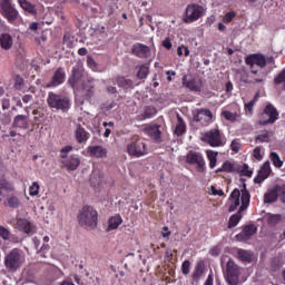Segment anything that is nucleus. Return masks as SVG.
<instances>
[{
  "mask_svg": "<svg viewBox=\"0 0 285 285\" xmlns=\"http://www.w3.org/2000/svg\"><path fill=\"white\" fill-rule=\"evenodd\" d=\"M278 198L281 202H283V204H285V184H283V186H278Z\"/></svg>",
  "mask_w": 285,
  "mask_h": 285,
  "instance_id": "nucleus-55",
  "label": "nucleus"
},
{
  "mask_svg": "<svg viewBox=\"0 0 285 285\" xmlns=\"http://www.w3.org/2000/svg\"><path fill=\"white\" fill-rule=\"evenodd\" d=\"M127 154L134 158H140L148 154V148L146 142L141 139H135L127 144Z\"/></svg>",
  "mask_w": 285,
  "mask_h": 285,
  "instance_id": "nucleus-8",
  "label": "nucleus"
},
{
  "mask_svg": "<svg viewBox=\"0 0 285 285\" xmlns=\"http://www.w3.org/2000/svg\"><path fill=\"white\" fill-rule=\"evenodd\" d=\"M202 141L212 147H222L226 144L225 134L219 128H212L202 134Z\"/></svg>",
  "mask_w": 285,
  "mask_h": 285,
  "instance_id": "nucleus-5",
  "label": "nucleus"
},
{
  "mask_svg": "<svg viewBox=\"0 0 285 285\" xmlns=\"http://www.w3.org/2000/svg\"><path fill=\"white\" fill-rule=\"evenodd\" d=\"M87 154L91 158L106 159L108 158V148L104 146H89L87 147Z\"/></svg>",
  "mask_w": 285,
  "mask_h": 285,
  "instance_id": "nucleus-17",
  "label": "nucleus"
},
{
  "mask_svg": "<svg viewBox=\"0 0 285 285\" xmlns=\"http://www.w3.org/2000/svg\"><path fill=\"white\" fill-rule=\"evenodd\" d=\"M161 126L159 125H151V126H146L144 131L145 135L151 137L155 139V141L160 142L161 141Z\"/></svg>",
  "mask_w": 285,
  "mask_h": 285,
  "instance_id": "nucleus-21",
  "label": "nucleus"
},
{
  "mask_svg": "<svg viewBox=\"0 0 285 285\" xmlns=\"http://www.w3.org/2000/svg\"><path fill=\"white\" fill-rule=\"evenodd\" d=\"M82 87H83L85 96L87 97V99H90L91 97H94L95 88H96L95 79H88L87 82L82 85Z\"/></svg>",
  "mask_w": 285,
  "mask_h": 285,
  "instance_id": "nucleus-30",
  "label": "nucleus"
},
{
  "mask_svg": "<svg viewBox=\"0 0 285 285\" xmlns=\"http://www.w3.org/2000/svg\"><path fill=\"white\" fill-rule=\"evenodd\" d=\"M205 271H206V265L204 261H199L191 273L193 282L198 283L202 276L205 274Z\"/></svg>",
  "mask_w": 285,
  "mask_h": 285,
  "instance_id": "nucleus-26",
  "label": "nucleus"
},
{
  "mask_svg": "<svg viewBox=\"0 0 285 285\" xmlns=\"http://www.w3.org/2000/svg\"><path fill=\"white\" fill-rule=\"evenodd\" d=\"M254 101L249 100L248 104H245V111L248 112L249 115L254 114Z\"/></svg>",
  "mask_w": 285,
  "mask_h": 285,
  "instance_id": "nucleus-56",
  "label": "nucleus"
},
{
  "mask_svg": "<svg viewBox=\"0 0 285 285\" xmlns=\"http://www.w3.org/2000/svg\"><path fill=\"white\" fill-rule=\"evenodd\" d=\"M181 272L184 275H189L190 274V261L185 259L181 264Z\"/></svg>",
  "mask_w": 285,
  "mask_h": 285,
  "instance_id": "nucleus-49",
  "label": "nucleus"
},
{
  "mask_svg": "<svg viewBox=\"0 0 285 285\" xmlns=\"http://www.w3.org/2000/svg\"><path fill=\"white\" fill-rule=\"evenodd\" d=\"M238 259L243 263H252L254 259V253L247 249L237 250Z\"/></svg>",
  "mask_w": 285,
  "mask_h": 285,
  "instance_id": "nucleus-31",
  "label": "nucleus"
},
{
  "mask_svg": "<svg viewBox=\"0 0 285 285\" xmlns=\"http://www.w3.org/2000/svg\"><path fill=\"white\" fill-rule=\"evenodd\" d=\"M116 83L118 85L119 88H122L124 90L134 88L132 79H127L126 77H121V76L117 77Z\"/></svg>",
  "mask_w": 285,
  "mask_h": 285,
  "instance_id": "nucleus-32",
  "label": "nucleus"
},
{
  "mask_svg": "<svg viewBox=\"0 0 285 285\" xmlns=\"http://www.w3.org/2000/svg\"><path fill=\"white\" fill-rule=\"evenodd\" d=\"M257 233V227L254 224L245 225L244 229L238 233L237 240L247 242Z\"/></svg>",
  "mask_w": 285,
  "mask_h": 285,
  "instance_id": "nucleus-19",
  "label": "nucleus"
},
{
  "mask_svg": "<svg viewBox=\"0 0 285 285\" xmlns=\"http://www.w3.org/2000/svg\"><path fill=\"white\" fill-rule=\"evenodd\" d=\"M212 194L216 197H224L225 191L223 189H217L215 186L210 187Z\"/></svg>",
  "mask_w": 285,
  "mask_h": 285,
  "instance_id": "nucleus-54",
  "label": "nucleus"
},
{
  "mask_svg": "<svg viewBox=\"0 0 285 285\" xmlns=\"http://www.w3.org/2000/svg\"><path fill=\"white\" fill-rule=\"evenodd\" d=\"M279 119V111L277 107L272 104H267L263 111L258 115L257 124L259 126L274 125Z\"/></svg>",
  "mask_w": 285,
  "mask_h": 285,
  "instance_id": "nucleus-4",
  "label": "nucleus"
},
{
  "mask_svg": "<svg viewBox=\"0 0 285 285\" xmlns=\"http://www.w3.org/2000/svg\"><path fill=\"white\" fill-rule=\"evenodd\" d=\"M186 132V125L180 115H177V125L175 127L174 134L178 137L183 136Z\"/></svg>",
  "mask_w": 285,
  "mask_h": 285,
  "instance_id": "nucleus-34",
  "label": "nucleus"
},
{
  "mask_svg": "<svg viewBox=\"0 0 285 285\" xmlns=\"http://www.w3.org/2000/svg\"><path fill=\"white\" fill-rule=\"evenodd\" d=\"M72 149H73L72 146H65V147L61 149V151H60V157H61L63 160L68 159V158H69V157H68V154L71 153Z\"/></svg>",
  "mask_w": 285,
  "mask_h": 285,
  "instance_id": "nucleus-50",
  "label": "nucleus"
},
{
  "mask_svg": "<svg viewBox=\"0 0 285 285\" xmlns=\"http://www.w3.org/2000/svg\"><path fill=\"white\" fill-rule=\"evenodd\" d=\"M3 190L14 191V186L7 179H0V197L3 196Z\"/></svg>",
  "mask_w": 285,
  "mask_h": 285,
  "instance_id": "nucleus-38",
  "label": "nucleus"
},
{
  "mask_svg": "<svg viewBox=\"0 0 285 285\" xmlns=\"http://www.w3.org/2000/svg\"><path fill=\"white\" fill-rule=\"evenodd\" d=\"M230 148H232V150L234 153H239V150H240V142H239V140L238 139H234L232 141Z\"/></svg>",
  "mask_w": 285,
  "mask_h": 285,
  "instance_id": "nucleus-53",
  "label": "nucleus"
},
{
  "mask_svg": "<svg viewBox=\"0 0 285 285\" xmlns=\"http://www.w3.org/2000/svg\"><path fill=\"white\" fill-rule=\"evenodd\" d=\"M262 149L261 147H256L253 151V157L256 158L257 160L263 159V155L261 154Z\"/></svg>",
  "mask_w": 285,
  "mask_h": 285,
  "instance_id": "nucleus-60",
  "label": "nucleus"
},
{
  "mask_svg": "<svg viewBox=\"0 0 285 285\" xmlns=\"http://www.w3.org/2000/svg\"><path fill=\"white\" fill-rule=\"evenodd\" d=\"M205 14V9L198 3H190L186 7V14L183 18L184 23L191 24L195 21L203 18Z\"/></svg>",
  "mask_w": 285,
  "mask_h": 285,
  "instance_id": "nucleus-7",
  "label": "nucleus"
},
{
  "mask_svg": "<svg viewBox=\"0 0 285 285\" xmlns=\"http://www.w3.org/2000/svg\"><path fill=\"white\" fill-rule=\"evenodd\" d=\"M194 121L200 126H208L213 121V112L209 109H197Z\"/></svg>",
  "mask_w": 285,
  "mask_h": 285,
  "instance_id": "nucleus-13",
  "label": "nucleus"
},
{
  "mask_svg": "<svg viewBox=\"0 0 285 285\" xmlns=\"http://www.w3.org/2000/svg\"><path fill=\"white\" fill-rule=\"evenodd\" d=\"M18 3L24 12L32 14V17L38 14V9L36 6H33V3L27 0H18Z\"/></svg>",
  "mask_w": 285,
  "mask_h": 285,
  "instance_id": "nucleus-28",
  "label": "nucleus"
},
{
  "mask_svg": "<svg viewBox=\"0 0 285 285\" xmlns=\"http://www.w3.org/2000/svg\"><path fill=\"white\" fill-rule=\"evenodd\" d=\"M66 81V72L62 67H58V69L53 72L51 77V81L47 83V88H57L59 85Z\"/></svg>",
  "mask_w": 285,
  "mask_h": 285,
  "instance_id": "nucleus-18",
  "label": "nucleus"
},
{
  "mask_svg": "<svg viewBox=\"0 0 285 285\" xmlns=\"http://www.w3.org/2000/svg\"><path fill=\"white\" fill-rule=\"evenodd\" d=\"M240 267L233 259L227 261L226 279L229 285H237L239 283Z\"/></svg>",
  "mask_w": 285,
  "mask_h": 285,
  "instance_id": "nucleus-11",
  "label": "nucleus"
},
{
  "mask_svg": "<svg viewBox=\"0 0 285 285\" xmlns=\"http://www.w3.org/2000/svg\"><path fill=\"white\" fill-rule=\"evenodd\" d=\"M272 174V166H271V161L267 160L263 164V166L259 168L255 179H254V183L256 185H261L263 184L264 180H266L267 178H269Z\"/></svg>",
  "mask_w": 285,
  "mask_h": 285,
  "instance_id": "nucleus-15",
  "label": "nucleus"
},
{
  "mask_svg": "<svg viewBox=\"0 0 285 285\" xmlns=\"http://www.w3.org/2000/svg\"><path fill=\"white\" fill-rule=\"evenodd\" d=\"M240 81L245 82V83H249V85H255V83H263L264 78L257 77V78H254V79H248L247 73H243L240 76Z\"/></svg>",
  "mask_w": 285,
  "mask_h": 285,
  "instance_id": "nucleus-40",
  "label": "nucleus"
},
{
  "mask_svg": "<svg viewBox=\"0 0 285 285\" xmlns=\"http://www.w3.org/2000/svg\"><path fill=\"white\" fill-rule=\"evenodd\" d=\"M12 128L27 130L30 128L29 117L27 115H17L12 121Z\"/></svg>",
  "mask_w": 285,
  "mask_h": 285,
  "instance_id": "nucleus-20",
  "label": "nucleus"
},
{
  "mask_svg": "<svg viewBox=\"0 0 285 285\" xmlns=\"http://www.w3.org/2000/svg\"><path fill=\"white\" fill-rule=\"evenodd\" d=\"M131 53L139 59H149L151 56V49L148 47V45L136 42L132 45Z\"/></svg>",
  "mask_w": 285,
  "mask_h": 285,
  "instance_id": "nucleus-14",
  "label": "nucleus"
},
{
  "mask_svg": "<svg viewBox=\"0 0 285 285\" xmlns=\"http://www.w3.org/2000/svg\"><path fill=\"white\" fill-rule=\"evenodd\" d=\"M17 228L27 234V235H30L33 233V225L31 222L27 220V218H18V222H17Z\"/></svg>",
  "mask_w": 285,
  "mask_h": 285,
  "instance_id": "nucleus-24",
  "label": "nucleus"
},
{
  "mask_svg": "<svg viewBox=\"0 0 285 285\" xmlns=\"http://www.w3.org/2000/svg\"><path fill=\"white\" fill-rule=\"evenodd\" d=\"M183 87L189 89L190 91L200 92L203 87L202 79L197 78H188V76H184L181 79Z\"/></svg>",
  "mask_w": 285,
  "mask_h": 285,
  "instance_id": "nucleus-16",
  "label": "nucleus"
},
{
  "mask_svg": "<svg viewBox=\"0 0 285 285\" xmlns=\"http://www.w3.org/2000/svg\"><path fill=\"white\" fill-rule=\"evenodd\" d=\"M81 228L92 230L98 226V212L91 205H85L78 214Z\"/></svg>",
  "mask_w": 285,
  "mask_h": 285,
  "instance_id": "nucleus-2",
  "label": "nucleus"
},
{
  "mask_svg": "<svg viewBox=\"0 0 285 285\" xmlns=\"http://www.w3.org/2000/svg\"><path fill=\"white\" fill-rule=\"evenodd\" d=\"M184 52H185V56L188 57L190 55V50L188 47H184V45H181V47H178L177 49V55L178 56H184Z\"/></svg>",
  "mask_w": 285,
  "mask_h": 285,
  "instance_id": "nucleus-52",
  "label": "nucleus"
},
{
  "mask_svg": "<svg viewBox=\"0 0 285 285\" xmlns=\"http://www.w3.org/2000/svg\"><path fill=\"white\" fill-rule=\"evenodd\" d=\"M238 170L239 168L235 165V163L227 160L220 168L217 169L216 173H237Z\"/></svg>",
  "mask_w": 285,
  "mask_h": 285,
  "instance_id": "nucleus-33",
  "label": "nucleus"
},
{
  "mask_svg": "<svg viewBox=\"0 0 285 285\" xmlns=\"http://www.w3.org/2000/svg\"><path fill=\"white\" fill-rule=\"evenodd\" d=\"M245 63L249 67L250 73L257 75L258 70L255 69V66L264 69L266 68L267 61L264 55H249L245 58Z\"/></svg>",
  "mask_w": 285,
  "mask_h": 285,
  "instance_id": "nucleus-10",
  "label": "nucleus"
},
{
  "mask_svg": "<svg viewBox=\"0 0 285 285\" xmlns=\"http://www.w3.org/2000/svg\"><path fill=\"white\" fill-rule=\"evenodd\" d=\"M277 198H279V186H275L273 189H269L264 195L265 204H274Z\"/></svg>",
  "mask_w": 285,
  "mask_h": 285,
  "instance_id": "nucleus-27",
  "label": "nucleus"
},
{
  "mask_svg": "<svg viewBox=\"0 0 285 285\" xmlns=\"http://www.w3.org/2000/svg\"><path fill=\"white\" fill-rule=\"evenodd\" d=\"M213 283H214L213 274H209L208 278L205 281V285H213Z\"/></svg>",
  "mask_w": 285,
  "mask_h": 285,
  "instance_id": "nucleus-64",
  "label": "nucleus"
},
{
  "mask_svg": "<svg viewBox=\"0 0 285 285\" xmlns=\"http://www.w3.org/2000/svg\"><path fill=\"white\" fill-rule=\"evenodd\" d=\"M22 101L24 104H29L30 101H32V96L29 95V94H26L23 97H22Z\"/></svg>",
  "mask_w": 285,
  "mask_h": 285,
  "instance_id": "nucleus-63",
  "label": "nucleus"
},
{
  "mask_svg": "<svg viewBox=\"0 0 285 285\" xmlns=\"http://www.w3.org/2000/svg\"><path fill=\"white\" fill-rule=\"evenodd\" d=\"M87 66L91 69L97 68V62L95 61V59L91 56H87Z\"/></svg>",
  "mask_w": 285,
  "mask_h": 285,
  "instance_id": "nucleus-58",
  "label": "nucleus"
},
{
  "mask_svg": "<svg viewBox=\"0 0 285 285\" xmlns=\"http://www.w3.org/2000/svg\"><path fill=\"white\" fill-rule=\"evenodd\" d=\"M13 46V38L10 33L0 35V47L4 50L11 49Z\"/></svg>",
  "mask_w": 285,
  "mask_h": 285,
  "instance_id": "nucleus-29",
  "label": "nucleus"
},
{
  "mask_svg": "<svg viewBox=\"0 0 285 285\" xmlns=\"http://www.w3.org/2000/svg\"><path fill=\"white\" fill-rule=\"evenodd\" d=\"M222 117H224L229 122H238L240 115L237 112H232L229 110L222 111Z\"/></svg>",
  "mask_w": 285,
  "mask_h": 285,
  "instance_id": "nucleus-37",
  "label": "nucleus"
},
{
  "mask_svg": "<svg viewBox=\"0 0 285 285\" xmlns=\"http://www.w3.org/2000/svg\"><path fill=\"white\" fill-rule=\"evenodd\" d=\"M163 47L170 50L173 48V42L170 37H166L163 41Z\"/></svg>",
  "mask_w": 285,
  "mask_h": 285,
  "instance_id": "nucleus-59",
  "label": "nucleus"
},
{
  "mask_svg": "<svg viewBox=\"0 0 285 285\" xmlns=\"http://www.w3.org/2000/svg\"><path fill=\"white\" fill-rule=\"evenodd\" d=\"M47 104L50 109L68 112L71 108V101L68 97L50 91L47 97Z\"/></svg>",
  "mask_w": 285,
  "mask_h": 285,
  "instance_id": "nucleus-3",
  "label": "nucleus"
},
{
  "mask_svg": "<svg viewBox=\"0 0 285 285\" xmlns=\"http://www.w3.org/2000/svg\"><path fill=\"white\" fill-rule=\"evenodd\" d=\"M63 166L68 169V170H77V168L80 165V159L78 155H70L69 158H67L66 160H62Z\"/></svg>",
  "mask_w": 285,
  "mask_h": 285,
  "instance_id": "nucleus-25",
  "label": "nucleus"
},
{
  "mask_svg": "<svg viewBox=\"0 0 285 285\" xmlns=\"http://www.w3.org/2000/svg\"><path fill=\"white\" fill-rule=\"evenodd\" d=\"M122 218L120 215H116L109 218V229H117L120 227V224L122 223Z\"/></svg>",
  "mask_w": 285,
  "mask_h": 285,
  "instance_id": "nucleus-39",
  "label": "nucleus"
},
{
  "mask_svg": "<svg viewBox=\"0 0 285 285\" xmlns=\"http://www.w3.org/2000/svg\"><path fill=\"white\" fill-rule=\"evenodd\" d=\"M186 164L196 166L198 173H203L206 166V161L202 153L193 150L186 155Z\"/></svg>",
  "mask_w": 285,
  "mask_h": 285,
  "instance_id": "nucleus-12",
  "label": "nucleus"
},
{
  "mask_svg": "<svg viewBox=\"0 0 285 285\" xmlns=\"http://www.w3.org/2000/svg\"><path fill=\"white\" fill-rule=\"evenodd\" d=\"M26 258L19 248H13L10 253L6 255L4 265L9 272H16L21 268Z\"/></svg>",
  "mask_w": 285,
  "mask_h": 285,
  "instance_id": "nucleus-6",
  "label": "nucleus"
},
{
  "mask_svg": "<svg viewBox=\"0 0 285 285\" xmlns=\"http://www.w3.org/2000/svg\"><path fill=\"white\" fill-rule=\"evenodd\" d=\"M9 242L13 243V244H19L21 243V238L16 236V235H11L10 233V238L8 239Z\"/></svg>",
  "mask_w": 285,
  "mask_h": 285,
  "instance_id": "nucleus-62",
  "label": "nucleus"
},
{
  "mask_svg": "<svg viewBox=\"0 0 285 285\" xmlns=\"http://www.w3.org/2000/svg\"><path fill=\"white\" fill-rule=\"evenodd\" d=\"M149 75V67L147 66H140L139 67V71L137 72V77L139 80H144L147 79Z\"/></svg>",
  "mask_w": 285,
  "mask_h": 285,
  "instance_id": "nucleus-43",
  "label": "nucleus"
},
{
  "mask_svg": "<svg viewBox=\"0 0 285 285\" xmlns=\"http://www.w3.org/2000/svg\"><path fill=\"white\" fill-rule=\"evenodd\" d=\"M282 220V215H272L267 218L269 226H276Z\"/></svg>",
  "mask_w": 285,
  "mask_h": 285,
  "instance_id": "nucleus-48",
  "label": "nucleus"
},
{
  "mask_svg": "<svg viewBox=\"0 0 285 285\" xmlns=\"http://www.w3.org/2000/svg\"><path fill=\"white\" fill-rule=\"evenodd\" d=\"M102 181V177L99 173H94L91 176H90V184L92 187H97L101 184Z\"/></svg>",
  "mask_w": 285,
  "mask_h": 285,
  "instance_id": "nucleus-42",
  "label": "nucleus"
},
{
  "mask_svg": "<svg viewBox=\"0 0 285 285\" xmlns=\"http://www.w3.org/2000/svg\"><path fill=\"white\" fill-rule=\"evenodd\" d=\"M236 17V11H227V13L223 17V23L229 24Z\"/></svg>",
  "mask_w": 285,
  "mask_h": 285,
  "instance_id": "nucleus-44",
  "label": "nucleus"
},
{
  "mask_svg": "<svg viewBox=\"0 0 285 285\" xmlns=\"http://www.w3.org/2000/svg\"><path fill=\"white\" fill-rule=\"evenodd\" d=\"M230 205L228 207V213L236 212L237 207L238 210L236 214L232 215L228 220V228L237 227V224L242 220L243 212H246L247 207L250 204V194L247 189L246 183L243 184L242 189H233L232 194L229 195ZM242 203V205H240Z\"/></svg>",
  "mask_w": 285,
  "mask_h": 285,
  "instance_id": "nucleus-1",
  "label": "nucleus"
},
{
  "mask_svg": "<svg viewBox=\"0 0 285 285\" xmlns=\"http://www.w3.org/2000/svg\"><path fill=\"white\" fill-rule=\"evenodd\" d=\"M75 137L78 144H87L88 139H90V132L86 131V128L81 125H77Z\"/></svg>",
  "mask_w": 285,
  "mask_h": 285,
  "instance_id": "nucleus-22",
  "label": "nucleus"
},
{
  "mask_svg": "<svg viewBox=\"0 0 285 285\" xmlns=\"http://www.w3.org/2000/svg\"><path fill=\"white\" fill-rule=\"evenodd\" d=\"M4 206H8L10 208H19L21 206V202L19 197L14 195H9L7 197V202L4 203Z\"/></svg>",
  "mask_w": 285,
  "mask_h": 285,
  "instance_id": "nucleus-36",
  "label": "nucleus"
},
{
  "mask_svg": "<svg viewBox=\"0 0 285 285\" xmlns=\"http://www.w3.org/2000/svg\"><path fill=\"white\" fill-rule=\"evenodd\" d=\"M115 85H116L115 82H114V86L108 85L106 87V92L109 94V95H117L118 90H117V87Z\"/></svg>",
  "mask_w": 285,
  "mask_h": 285,
  "instance_id": "nucleus-57",
  "label": "nucleus"
},
{
  "mask_svg": "<svg viewBox=\"0 0 285 285\" xmlns=\"http://www.w3.org/2000/svg\"><path fill=\"white\" fill-rule=\"evenodd\" d=\"M245 177L250 178L253 176V171H250V169H248L247 165H244V168L240 171Z\"/></svg>",
  "mask_w": 285,
  "mask_h": 285,
  "instance_id": "nucleus-61",
  "label": "nucleus"
},
{
  "mask_svg": "<svg viewBox=\"0 0 285 285\" xmlns=\"http://www.w3.org/2000/svg\"><path fill=\"white\" fill-rule=\"evenodd\" d=\"M269 158L275 167L281 168L284 166V161L281 159V156L277 153H271Z\"/></svg>",
  "mask_w": 285,
  "mask_h": 285,
  "instance_id": "nucleus-41",
  "label": "nucleus"
},
{
  "mask_svg": "<svg viewBox=\"0 0 285 285\" xmlns=\"http://www.w3.org/2000/svg\"><path fill=\"white\" fill-rule=\"evenodd\" d=\"M39 183L38 181H33L32 185L29 187V195L30 197H37V195H39Z\"/></svg>",
  "mask_w": 285,
  "mask_h": 285,
  "instance_id": "nucleus-47",
  "label": "nucleus"
},
{
  "mask_svg": "<svg viewBox=\"0 0 285 285\" xmlns=\"http://www.w3.org/2000/svg\"><path fill=\"white\" fill-rule=\"evenodd\" d=\"M284 83V90H285V69L279 71L277 76L274 78V85H282Z\"/></svg>",
  "mask_w": 285,
  "mask_h": 285,
  "instance_id": "nucleus-45",
  "label": "nucleus"
},
{
  "mask_svg": "<svg viewBox=\"0 0 285 285\" xmlns=\"http://www.w3.org/2000/svg\"><path fill=\"white\" fill-rule=\"evenodd\" d=\"M158 110L155 106H145L144 112L137 115V121H145L146 119L154 118L157 115Z\"/></svg>",
  "mask_w": 285,
  "mask_h": 285,
  "instance_id": "nucleus-23",
  "label": "nucleus"
},
{
  "mask_svg": "<svg viewBox=\"0 0 285 285\" xmlns=\"http://www.w3.org/2000/svg\"><path fill=\"white\" fill-rule=\"evenodd\" d=\"M0 236L2 237L3 240H9L10 230L8 228L2 227V225H0Z\"/></svg>",
  "mask_w": 285,
  "mask_h": 285,
  "instance_id": "nucleus-51",
  "label": "nucleus"
},
{
  "mask_svg": "<svg viewBox=\"0 0 285 285\" xmlns=\"http://www.w3.org/2000/svg\"><path fill=\"white\" fill-rule=\"evenodd\" d=\"M217 153L214 151H207V157L209 159V168H214L217 164Z\"/></svg>",
  "mask_w": 285,
  "mask_h": 285,
  "instance_id": "nucleus-46",
  "label": "nucleus"
},
{
  "mask_svg": "<svg viewBox=\"0 0 285 285\" xmlns=\"http://www.w3.org/2000/svg\"><path fill=\"white\" fill-rule=\"evenodd\" d=\"M271 134L267 129H264L259 135L256 136L255 142L256 144H268L271 142Z\"/></svg>",
  "mask_w": 285,
  "mask_h": 285,
  "instance_id": "nucleus-35",
  "label": "nucleus"
},
{
  "mask_svg": "<svg viewBox=\"0 0 285 285\" xmlns=\"http://www.w3.org/2000/svg\"><path fill=\"white\" fill-rule=\"evenodd\" d=\"M0 13L11 24L19 18V11L12 6L10 0H2L0 2Z\"/></svg>",
  "mask_w": 285,
  "mask_h": 285,
  "instance_id": "nucleus-9",
  "label": "nucleus"
}]
</instances>
